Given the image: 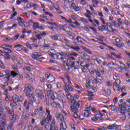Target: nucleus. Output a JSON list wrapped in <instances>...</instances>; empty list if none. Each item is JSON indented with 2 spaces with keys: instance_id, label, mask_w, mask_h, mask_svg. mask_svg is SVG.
I'll list each match as a JSON object with an SVG mask.
<instances>
[{
  "instance_id": "nucleus-46",
  "label": "nucleus",
  "mask_w": 130,
  "mask_h": 130,
  "mask_svg": "<svg viewBox=\"0 0 130 130\" xmlns=\"http://www.w3.org/2000/svg\"><path fill=\"white\" fill-rule=\"evenodd\" d=\"M53 93V91L52 89L47 90V94L48 97L49 98Z\"/></svg>"
},
{
  "instance_id": "nucleus-55",
  "label": "nucleus",
  "mask_w": 130,
  "mask_h": 130,
  "mask_svg": "<svg viewBox=\"0 0 130 130\" xmlns=\"http://www.w3.org/2000/svg\"><path fill=\"white\" fill-rule=\"evenodd\" d=\"M47 130H58V128L57 126H52V125L51 124L49 128Z\"/></svg>"
},
{
  "instance_id": "nucleus-57",
  "label": "nucleus",
  "mask_w": 130,
  "mask_h": 130,
  "mask_svg": "<svg viewBox=\"0 0 130 130\" xmlns=\"http://www.w3.org/2000/svg\"><path fill=\"white\" fill-rule=\"evenodd\" d=\"M3 72L6 73L5 75H10V73H11V71L9 69H6L3 70Z\"/></svg>"
},
{
  "instance_id": "nucleus-35",
  "label": "nucleus",
  "mask_w": 130,
  "mask_h": 130,
  "mask_svg": "<svg viewBox=\"0 0 130 130\" xmlns=\"http://www.w3.org/2000/svg\"><path fill=\"white\" fill-rule=\"evenodd\" d=\"M67 125L64 121L61 122L60 124V130H66Z\"/></svg>"
},
{
  "instance_id": "nucleus-45",
  "label": "nucleus",
  "mask_w": 130,
  "mask_h": 130,
  "mask_svg": "<svg viewBox=\"0 0 130 130\" xmlns=\"http://www.w3.org/2000/svg\"><path fill=\"white\" fill-rule=\"evenodd\" d=\"M77 42L80 43L81 44L83 43V41H84V42L85 41V40H84L83 38H81V37H77Z\"/></svg>"
},
{
  "instance_id": "nucleus-18",
  "label": "nucleus",
  "mask_w": 130,
  "mask_h": 130,
  "mask_svg": "<svg viewBox=\"0 0 130 130\" xmlns=\"http://www.w3.org/2000/svg\"><path fill=\"white\" fill-rule=\"evenodd\" d=\"M42 56V55L39 52H34L32 54V58L35 60H36L38 61H40V62H42V60L39 59V57Z\"/></svg>"
},
{
  "instance_id": "nucleus-42",
  "label": "nucleus",
  "mask_w": 130,
  "mask_h": 130,
  "mask_svg": "<svg viewBox=\"0 0 130 130\" xmlns=\"http://www.w3.org/2000/svg\"><path fill=\"white\" fill-rule=\"evenodd\" d=\"M87 96L89 97H94L95 96V94H94V92L90 90H87Z\"/></svg>"
},
{
  "instance_id": "nucleus-59",
  "label": "nucleus",
  "mask_w": 130,
  "mask_h": 130,
  "mask_svg": "<svg viewBox=\"0 0 130 130\" xmlns=\"http://www.w3.org/2000/svg\"><path fill=\"white\" fill-rule=\"evenodd\" d=\"M26 47L30 50H33V48L31 44H30L29 43H26L25 44Z\"/></svg>"
},
{
  "instance_id": "nucleus-47",
  "label": "nucleus",
  "mask_w": 130,
  "mask_h": 130,
  "mask_svg": "<svg viewBox=\"0 0 130 130\" xmlns=\"http://www.w3.org/2000/svg\"><path fill=\"white\" fill-rule=\"evenodd\" d=\"M58 37H59V35H53L51 36L50 38L51 40H54V41H57L58 40Z\"/></svg>"
},
{
  "instance_id": "nucleus-38",
  "label": "nucleus",
  "mask_w": 130,
  "mask_h": 130,
  "mask_svg": "<svg viewBox=\"0 0 130 130\" xmlns=\"http://www.w3.org/2000/svg\"><path fill=\"white\" fill-rule=\"evenodd\" d=\"M28 115L29 116V114H26L25 115L23 114L21 116V119L23 121L24 120H28L29 119V116H28Z\"/></svg>"
},
{
  "instance_id": "nucleus-21",
  "label": "nucleus",
  "mask_w": 130,
  "mask_h": 130,
  "mask_svg": "<svg viewBox=\"0 0 130 130\" xmlns=\"http://www.w3.org/2000/svg\"><path fill=\"white\" fill-rule=\"evenodd\" d=\"M112 26H113L112 23L109 22L107 23L106 25H104L103 27L104 31L107 30L110 32V30H111V28H112Z\"/></svg>"
},
{
  "instance_id": "nucleus-7",
  "label": "nucleus",
  "mask_w": 130,
  "mask_h": 130,
  "mask_svg": "<svg viewBox=\"0 0 130 130\" xmlns=\"http://www.w3.org/2000/svg\"><path fill=\"white\" fill-rule=\"evenodd\" d=\"M35 93L37 94L38 98L41 100H44L46 97L45 91L44 90L40 89H35Z\"/></svg>"
},
{
  "instance_id": "nucleus-13",
  "label": "nucleus",
  "mask_w": 130,
  "mask_h": 130,
  "mask_svg": "<svg viewBox=\"0 0 130 130\" xmlns=\"http://www.w3.org/2000/svg\"><path fill=\"white\" fill-rule=\"evenodd\" d=\"M121 83V80L119 79H116L114 84H113V89H114V91H120L121 87L120 86V84Z\"/></svg>"
},
{
  "instance_id": "nucleus-8",
  "label": "nucleus",
  "mask_w": 130,
  "mask_h": 130,
  "mask_svg": "<svg viewBox=\"0 0 130 130\" xmlns=\"http://www.w3.org/2000/svg\"><path fill=\"white\" fill-rule=\"evenodd\" d=\"M59 41L62 43L66 44V46L70 48L71 49H73L77 51L80 49V48L77 46L68 45L70 43V42L67 40V39H61Z\"/></svg>"
},
{
  "instance_id": "nucleus-64",
  "label": "nucleus",
  "mask_w": 130,
  "mask_h": 130,
  "mask_svg": "<svg viewBox=\"0 0 130 130\" xmlns=\"http://www.w3.org/2000/svg\"><path fill=\"white\" fill-rule=\"evenodd\" d=\"M105 127L104 126H102V127H96L95 129L96 130H106L105 129Z\"/></svg>"
},
{
  "instance_id": "nucleus-54",
  "label": "nucleus",
  "mask_w": 130,
  "mask_h": 130,
  "mask_svg": "<svg viewBox=\"0 0 130 130\" xmlns=\"http://www.w3.org/2000/svg\"><path fill=\"white\" fill-rule=\"evenodd\" d=\"M70 126H71L73 130L77 129V126L76 125V124H74L73 123H70Z\"/></svg>"
},
{
  "instance_id": "nucleus-60",
  "label": "nucleus",
  "mask_w": 130,
  "mask_h": 130,
  "mask_svg": "<svg viewBox=\"0 0 130 130\" xmlns=\"http://www.w3.org/2000/svg\"><path fill=\"white\" fill-rule=\"evenodd\" d=\"M55 9L56 10V12L58 14H62V12H61V10H60V8L59 7H58V8H55Z\"/></svg>"
},
{
  "instance_id": "nucleus-15",
  "label": "nucleus",
  "mask_w": 130,
  "mask_h": 130,
  "mask_svg": "<svg viewBox=\"0 0 130 130\" xmlns=\"http://www.w3.org/2000/svg\"><path fill=\"white\" fill-rule=\"evenodd\" d=\"M61 103V101H53L51 103V106L52 108H53L54 109L60 108H61V104H60Z\"/></svg>"
},
{
  "instance_id": "nucleus-63",
  "label": "nucleus",
  "mask_w": 130,
  "mask_h": 130,
  "mask_svg": "<svg viewBox=\"0 0 130 130\" xmlns=\"http://www.w3.org/2000/svg\"><path fill=\"white\" fill-rule=\"evenodd\" d=\"M125 42L128 47H130V41L128 39H125Z\"/></svg>"
},
{
  "instance_id": "nucleus-28",
  "label": "nucleus",
  "mask_w": 130,
  "mask_h": 130,
  "mask_svg": "<svg viewBox=\"0 0 130 130\" xmlns=\"http://www.w3.org/2000/svg\"><path fill=\"white\" fill-rule=\"evenodd\" d=\"M12 101L16 103L21 102L20 96L16 94H13V96H12Z\"/></svg>"
},
{
  "instance_id": "nucleus-40",
  "label": "nucleus",
  "mask_w": 130,
  "mask_h": 130,
  "mask_svg": "<svg viewBox=\"0 0 130 130\" xmlns=\"http://www.w3.org/2000/svg\"><path fill=\"white\" fill-rule=\"evenodd\" d=\"M6 116V112L4 111H0V118L4 119V118Z\"/></svg>"
},
{
  "instance_id": "nucleus-43",
  "label": "nucleus",
  "mask_w": 130,
  "mask_h": 130,
  "mask_svg": "<svg viewBox=\"0 0 130 130\" xmlns=\"http://www.w3.org/2000/svg\"><path fill=\"white\" fill-rule=\"evenodd\" d=\"M10 75V77L14 78H16L17 76H18L19 74L16 73V72H14V71H11Z\"/></svg>"
},
{
  "instance_id": "nucleus-49",
  "label": "nucleus",
  "mask_w": 130,
  "mask_h": 130,
  "mask_svg": "<svg viewBox=\"0 0 130 130\" xmlns=\"http://www.w3.org/2000/svg\"><path fill=\"white\" fill-rule=\"evenodd\" d=\"M106 58L109 59H111L112 60L116 61V59L113 57V56H112V55H111V54H107Z\"/></svg>"
},
{
  "instance_id": "nucleus-37",
  "label": "nucleus",
  "mask_w": 130,
  "mask_h": 130,
  "mask_svg": "<svg viewBox=\"0 0 130 130\" xmlns=\"http://www.w3.org/2000/svg\"><path fill=\"white\" fill-rule=\"evenodd\" d=\"M60 17L66 23H72V20L71 19H70L69 20H68L66 17L62 16H60Z\"/></svg>"
},
{
  "instance_id": "nucleus-3",
  "label": "nucleus",
  "mask_w": 130,
  "mask_h": 130,
  "mask_svg": "<svg viewBox=\"0 0 130 130\" xmlns=\"http://www.w3.org/2000/svg\"><path fill=\"white\" fill-rule=\"evenodd\" d=\"M71 111L73 114L74 118L77 121L78 118H79V120H83L84 118H81V116H79V115L78 114V113L79 112V110L78 108H81L82 107V102L81 101H78V102H76L74 99H72L71 100Z\"/></svg>"
},
{
  "instance_id": "nucleus-44",
  "label": "nucleus",
  "mask_w": 130,
  "mask_h": 130,
  "mask_svg": "<svg viewBox=\"0 0 130 130\" xmlns=\"http://www.w3.org/2000/svg\"><path fill=\"white\" fill-rule=\"evenodd\" d=\"M125 45V44L122 42H120L119 43L116 44L115 46L118 48H122Z\"/></svg>"
},
{
  "instance_id": "nucleus-41",
  "label": "nucleus",
  "mask_w": 130,
  "mask_h": 130,
  "mask_svg": "<svg viewBox=\"0 0 130 130\" xmlns=\"http://www.w3.org/2000/svg\"><path fill=\"white\" fill-rule=\"evenodd\" d=\"M10 116H11L12 117V119H11V121H12V122H13V123H14V122H15V121L17 120V115L15 114V113H13V115H11Z\"/></svg>"
},
{
  "instance_id": "nucleus-58",
  "label": "nucleus",
  "mask_w": 130,
  "mask_h": 130,
  "mask_svg": "<svg viewBox=\"0 0 130 130\" xmlns=\"http://www.w3.org/2000/svg\"><path fill=\"white\" fill-rule=\"evenodd\" d=\"M17 12H14L13 13V14H11L10 15V17L9 18V19H13L15 18V17L17 15Z\"/></svg>"
},
{
  "instance_id": "nucleus-10",
  "label": "nucleus",
  "mask_w": 130,
  "mask_h": 130,
  "mask_svg": "<svg viewBox=\"0 0 130 130\" xmlns=\"http://www.w3.org/2000/svg\"><path fill=\"white\" fill-rule=\"evenodd\" d=\"M93 113V117L91 118V120L93 121V122L97 121V120L99 119L101 120H103V115L100 113L99 111H95Z\"/></svg>"
},
{
  "instance_id": "nucleus-48",
  "label": "nucleus",
  "mask_w": 130,
  "mask_h": 130,
  "mask_svg": "<svg viewBox=\"0 0 130 130\" xmlns=\"http://www.w3.org/2000/svg\"><path fill=\"white\" fill-rule=\"evenodd\" d=\"M64 3V6L66 8H69L70 7V4H69V0H63Z\"/></svg>"
},
{
  "instance_id": "nucleus-5",
  "label": "nucleus",
  "mask_w": 130,
  "mask_h": 130,
  "mask_svg": "<svg viewBox=\"0 0 130 130\" xmlns=\"http://www.w3.org/2000/svg\"><path fill=\"white\" fill-rule=\"evenodd\" d=\"M12 47L13 46L12 45H7L6 44H5L1 46V48H2L3 50L5 53V54L4 55V57L6 60H9L11 59V56L9 54V53H12Z\"/></svg>"
},
{
  "instance_id": "nucleus-50",
  "label": "nucleus",
  "mask_w": 130,
  "mask_h": 130,
  "mask_svg": "<svg viewBox=\"0 0 130 130\" xmlns=\"http://www.w3.org/2000/svg\"><path fill=\"white\" fill-rule=\"evenodd\" d=\"M90 111H88V110H84V117L87 118L89 117L90 116Z\"/></svg>"
},
{
  "instance_id": "nucleus-6",
  "label": "nucleus",
  "mask_w": 130,
  "mask_h": 130,
  "mask_svg": "<svg viewBox=\"0 0 130 130\" xmlns=\"http://www.w3.org/2000/svg\"><path fill=\"white\" fill-rule=\"evenodd\" d=\"M119 110L118 113L119 118L122 120H125L126 118V115L127 114V111L126 110V108L125 105H119Z\"/></svg>"
},
{
  "instance_id": "nucleus-2",
  "label": "nucleus",
  "mask_w": 130,
  "mask_h": 130,
  "mask_svg": "<svg viewBox=\"0 0 130 130\" xmlns=\"http://www.w3.org/2000/svg\"><path fill=\"white\" fill-rule=\"evenodd\" d=\"M34 88L31 84L29 83L25 85L24 87L25 95L29 100L28 104L31 106H33L34 103L37 101L36 96L34 94Z\"/></svg>"
},
{
  "instance_id": "nucleus-19",
  "label": "nucleus",
  "mask_w": 130,
  "mask_h": 130,
  "mask_svg": "<svg viewBox=\"0 0 130 130\" xmlns=\"http://www.w3.org/2000/svg\"><path fill=\"white\" fill-rule=\"evenodd\" d=\"M7 126V120H2L0 121V130H6V127Z\"/></svg>"
},
{
  "instance_id": "nucleus-29",
  "label": "nucleus",
  "mask_w": 130,
  "mask_h": 130,
  "mask_svg": "<svg viewBox=\"0 0 130 130\" xmlns=\"http://www.w3.org/2000/svg\"><path fill=\"white\" fill-rule=\"evenodd\" d=\"M5 109L6 110L8 114L10 116L13 115L14 113H15L14 111V110H11L10 108L8 106H6V107H5Z\"/></svg>"
},
{
  "instance_id": "nucleus-26",
  "label": "nucleus",
  "mask_w": 130,
  "mask_h": 130,
  "mask_svg": "<svg viewBox=\"0 0 130 130\" xmlns=\"http://www.w3.org/2000/svg\"><path fill=\"white\" fill-rule=\"evenodd\" d=\"M60 30H63L66 32L70 33L71 32V28L68 26L62 25L60 27Z\"/></svg>"
},
{
  "instance_id": "nucleus-32",
  "label": "nucleus",
  "mask_w": 130,
  "mask_h": 130,
  "mask_svg": "<svg viewBox=\"0 0 130 130\" xmlns=\"http://www.w3.org/2000/svg\"><path fill=\"white\" fill-rule=\"evenodd\" d=\"M81 59H83L86 61H89L90 60V56L88 54H83L81 55Z\"/></svg>"
},
{
  "instance_id": "nucleus-56",
  "label": "nucleus",
  "mask_w": 130,
  "mask_h": 130,
  "mask_svg": "<svg viewBox=\"0 0 130 130\" xmlns=\"http://www.w3.org/2000/svg\"><path fill=\"white\" fill-rule=\"evenodd\" d=\"M6 77L4 78V79L7 82H9V81L11 80V75H5Z\"/></svg>"
},
{
  "instance_id": "nucleus-62",
  "label": "nucleus",
  "mask_w": 130,
  "mask_h": 130,
  "mask_svg": "<svg viewBox=\"0 0 130 130\" xmlns=\"http://www.w3.org/2000/svg\"><path fill=\"white\" fill-rule=\"evenodd\" d=\"M17 102H16L15 101H13V102L10 103V106L12 107H16L17 106Z\"/></svg>"
},
{
  "instance_id": "nucleus-51",
  "label": "nucleus",
  "mask_w": 130,
  "mask_h": 130,
  "mask_svg": "<svg viewBox=\"0 0 130 130\" xmlns=\"http://www.w3.org/2000/svg\"><path fill=\"white\" fill-rule=\"evenodd\" d=\"M13 124V122L10 123V124L8 125L7 130H14Z\"/></svg>"
},
{
  "instance_id": "nucleus-22",
  "label": "nucleus",
  "mask_w": 130,
  "mask_h": 130,
  "mask_svg": "<svg viewBox=\"0 0 130 130\" xmlns=\"http://www.w3.org/2000/svg\"><path fill=\"white\" fill-rule=\"evenodd\" d=\"M89 67L90 64H86L85 65L83 66V67L81 68V70L83 73H87L89 71Z\"/></svg>"
},
{
  "instance_id": "nucleus-11",
  "label": "nucleus",
  "mask_w": 130,
  "mask_h": 130,
  "mask_svg": "<svg viewBox=\"0 0 130 130\" xmlns=\"http://www.w3.org/2000/svg\"><path fill=\"white\" fill-rule=\"evenodd\" d=\"M69 1V4L70 5V8L72 10H74L75 12H79L80 11V8L78 5H76V3H75L74 0H68Z\"/></svg>"
},
{
  "instance_id": "nucleus-17",
  "label": "nucleus",
  "mask_w": 130,
  "mask_h": 130,
  "mask_svg": "<svg viewBox=\"0 0 130 130\" xmlns=\"http://www.w3.org/2000/svg\"><path fill=\"white\" fill-rule=\"evenodd\" d=\"M46 114L47 115V117L45 118V120L49 122L52 120V116L50 114V111L47 108H46Z\"/></svg>"
},
{
  "instance_id": "nucleus-9",
  "label": "nucleus",
  "mask_w": 130,
  "mask_h": 130,
  "mask_svg": "<svg viewBox=\"0 0 130 130\" xmlns=\"http://www.w3.org/2000/svg\"><path fill=\"white\" fill-rule=\"evenodd\" d=\"M43 110H44L43 106H42V105H40L39 104V105H38V106L35 107V110H34V112L31 113L30 114V115H31V116H32V117L36 116L39 114L40 112H43Z\"/></svg>"
},
{
  "instance_id": "nucleus-14",
  "label": "nucleus",
  "mask_w": 130,
  "mask_h": 130,
  "mask_svg": "<svg viewBox=\"0 0 130 130\" xmlns=\"http://www.w3.org/2000/svg\"><path fill=\"white\" fill-rule=\"evenodd\" d=\"M40 123V125L46 130L49 129L51 125L50 123V122H48L45 119H42Z\"/></svg>"
},
{
  "instance_id": "nucleus-4",
  "label": "nucleus",
  "mask_w": 130,
  "mask_h": 130,
  "mask_svg": "<svg viewBox=\"0 0 130 130\" xmlns=\"http://www.w3.org/2000/svg\"><path fill=\"white\" fill-rule=\"evenodd\" d=\"M63 75L64 78L60 77H59V79H60L63 82V89L66 93H68L69 92H73L74 89L70 85V84H72L71 77L68 73H67V72H64Z\"/></svg>"
},
{
  "instance_id": "nucleus-31",
  "label": "nucleus",
  "mask_w": 130,
  "mask_h": 130,
  "mask_svg": "<svg viewBox=\"0 0 130 130\" xmlns=\"http://www.w3.org/2000/svg\"><path fill=\"white\" fill-rule=\"evenodd\" d=\"M57 118L58 120L61 121V122H62L64 120V117L63 114L59 113L57 115Z\"/></svg>"
},
{
  "instance_id": "nucleus-39",
  "label": "nucleus",
  "mask_w": 130,
  "mask_h": 130,
  "mask_svg": "<svg viewBox=\"0 0 130 130\" xmlns=\"http://www.w3.org/2000/svg\"><path fill=\"white\" fill-rule=\"evenodd\" d=\"M64 97H65V95L63 93H59L58 95V98L61 99V100H62V101L63 102V103H65L66 102V100L64 99Z\"/></svg>"
},
{
  "instance_id": "nucleus-27",
  "label": "nucleus",
  "mask_w": 130,
  "mask_h": 130,
  "mask_svg": "<svg viewBox=\"0 0 130 130\" xmlns=\"http://www.w3.org/2000/svg\"><path fill=\"white\" fill-rule=\"evenodd\" d=\"M86 13L84 14V16L88 19L92 18V16L90 15H93V14H95V13H91V12L89 10H86Z\"/></svg>"
},
{
  "instance_id": "nucleus-20",
  "label": "nucleus",
  "mask_w": 130,
  "mask_h": 130,
  "mask_svg": "<svg viewBox=\"0 0 130 130\" xmlns=\"http://www.w3.org/2000/svg\"><path fill=\"white\" fill-rule=\"evenodd\" d=\"M58 94L57 93H53L52 95L49 97V99H51L53 101H61L60 100L58 99Z\"/></svg>"
},
{
  "instance_id": "nucleus-61",
  "label": "nucleus",
  "mask_w": 130,
  "mask_h": 130,
  "mask_svg": "<svg viewBox=\"0 0 130 130\" xmlns=\"http://www.w3.org/2000/svg\"><path fill=\"white\" fill-rule=\"evenodd\" d=\"M94 71H95L96 75L97 76L96 77H101V74L100 72L99 71V70H94Z\"/></svg>"
},
{
  "instance_id": "nucleus-53",
  "label": "nucleus",
  "mask_w": 130,
  "mask_h": 130,
  "mask_svg": "<svg viewBox=\"0 0 130 130\" xmlns=\"http://www.w3.org/2000/svg\"><path fill=\"white\" fill-rule=\"evenodd\" d=\"M39 25H40V24H39V22H34V24L32 25L33 26V28L34 29H38Z\"/></svg>"
},
{
  "instance_id": "nucleus-30",
  "label": "nucleus",
  "mask_w": 130,
  "mask_h": 130,
  "mask_svg": "<svg viewBox=\"0 0 130 130\" xmlns=\"http://www.w3.org/2000/svg\"><path fill=\"white\" fill-rule=\"evenodd\" d=\"M103 80L102 77L95 76L93 77V81L95 84H99Z\"/></svg>"
},
{
  "instance_id": "nucleus-33",
  "label": "nucleus",
  "mask_w": 130,
  "mask_h": 130,
  "mask_svg": "<svg viewBox=\"0 0 130 130\" xmlns=\"http://www.w3.org/2000/svg\"><path fill=\"white\" fill-rule=\"evenodd\" d=\"M22 3L28 4L29 3V0H17L16 1V5L19 6L22 4Z\"/></svg>"
},
{
  "instance_id": "nucleus-1",
  "label": "nucleus",
  "mask_w": 130,
  "mask_h": 130,
  "mask_svg": "<svg viewBox=\"0 0 130 130\" xmlns=\"http://www.w3.org/2000/svg\"><path fill=\"white\" fill-rule=\"evenodd\" d=\"M49 55L54 59L61 60L64 66L68 67V70L77 71L78 66L76 64L75 61L78 56V54L73 52L69 56H66L63 52H58L54 49H50L48 51Z\"/></svg>"
},
{
  "instance_id": "nucleus-36",
  "label": "nucleus",
  "mask_w": 130,
  "mask_h": 130,
  "mask_svg": "<svg viewBox=\"0 0 130 130\" xmlns=\"http://www.w3.org/2000/svg\"><path fill=\"white\" fill-rule=\"evenodd\" d=\"M46 114H47L46 112L45 113L44 111H43L41 112L40 113H39L38 115H39L40 118L42 119H45L44 118L46 117Z\"/></svg>"
},
{
  "instance_id": "nucleus-25",
  "label": "nucleus",
  "mask_w": 130,
  "mask_h": 130,
  "mask_svg": "<svg viewBox=\"0 0 130 130\" xmlns=\"http://www.w3.org/2000/svg\"><path fill=\"white\" fill-rule=\"evenodd\" d=\"M123 65L124 67L120 66L116 69V71L118 72H122L123 70L124 71H127V70H128V68H127V67L125 64L123 63Z\"/></svg>"
},
{
  "instance_id": "nucleus-52",
  "label": "nucleus",
  "mask_w": 130,
  "mask_h": 130,
  "mask_svg": "<svg viewBox=\"0 0 130 130\" xmlns=\"http://www.w3.org/2000/svg\"><path fill=\"white\" fill-rule=\"evenodd\" d=\"M92 3L93 4V7L94 8L97 7V5L99 4V2L98 0H92Z\"/></svg>"
},
{
  "instance_id": "nucleus-24",
  "label": "nucleus",
  "mask_w": 130,
  "mask_h": 130,
  "mask_svg": "<svg viewBox=\"0 0 130 130\" xmlns=\"http://www.w3.org/2000/svg\"><path fill=\"white\" fill-rule=\"evenodd\" d=\"M86 82V88H92L94 86V83L91 82L89 79H87Z\"/></svg>"
},
{
  "instance_id": "nucleus-34",
  "label": "nucleus",
  "mask_w": 130,
  "mask_h": 130,
  "mask_svg": "<svg viewBox=\"0 0 130 130\" xmlns=\"http://www.w3.org/2000/svg\"><path fill=\"white\" fill-rule=\"evenodd\" d=\"M115 127V123L110 124L107 127H105V129L106 130H114V128Z\"/></svg>"
},
{
  "instance_id": "nucleus-23",
  "label": "nucleus",
  "mask_w": 130,
  "mask_h": 130,
  "mask_svg": "<svg viewBox=\"0 0 130 130\" xmlns=\"http://www.w3.org/2000/svg\"><path fill=\"white\" fill-rule=\"evenodd\" d=\"M46 32L45 31H43L42 34H36L35 37H36L37 40H42V37L45 38L46 36Z\"/></svg>"
},
{
  "instance_id": "nucleus-12",
  "label": "nucleus",
  "mask_w": 130,
  "mask_h": 130,
  "mask_svg": "<svg viewBox=\"0 0 130 130\" xmlns=\"http://www.w3.org/2000/svg\"><path fill=\"white\" fill-rule=\"evenodd\" d=\"M45 78H46V80H47V82L49 83H52L55 81L54 76L49 72H47V73L45 74Z\"/></svg>"
},
{
  "instance_id": "nucleus-16",
  "label": "nucleus",
  "mask_w": 130,
  "mask_h": 130,
  "mask_svg": "<svg viewBox=\"0 0 130 130\" xmlns=\"http://www.w3.org/2000/svg\"><path fill=\"white\" fill-rule=\"evenodd\" d=\"M16 21H17L19 23L18 25L19 26L22 27H26V25H25V20L22 17H17L16 18Z\"/></svg>"
}]
</instances>
